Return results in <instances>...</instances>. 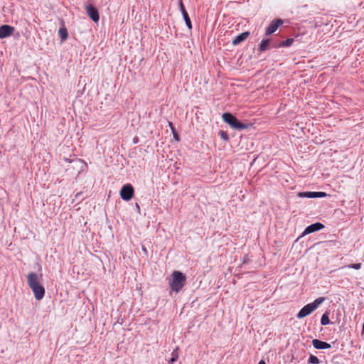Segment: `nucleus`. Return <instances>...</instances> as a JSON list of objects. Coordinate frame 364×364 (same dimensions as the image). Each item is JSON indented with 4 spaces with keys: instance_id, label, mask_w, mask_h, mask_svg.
I'll return each mask as SVG.
<instances>
[{
    "instance_id": "nucleus-3",
    "label": "nucleus",
    "mask_w": 364,
    "mask_h": 364,
    "mask_svg": "<svg viewBox=\"0 0 364 364\" xmlns=\"http://www.w3.org/2000/svg\"><path fill=\"white\" fill-rule=\"evenodd\" d=\"M325 301L324 297H318L312 303H309L302 307L296 314V318L299 319L303 318L306 316L310 315L314 311L319 305Z\"/></svg>"
},
{
    "instance_id": "nucleus-2",
    "label": "nucleus",
    "mask_w": 364,
    "mask_h": 364,
    "mask_svg": "<svg viewBox=\"0 0 364 364\" xmlns=\"http://www.w3.org/2000/svg\"><path fill=\"white\" fill-rule=\"evenodd\" d=\"M186 282V275L179 271H173L169 281V287L172 291L179 292Z\"/></svg>"
},
{
    "instance_id": "nucleus-24",
    "label": "nucleus",
    "mask_w": 364,
    "mask_h": 364,
    "mask_svg": "<svg viewBox=\"0 0 364 364\" xmlns=\"http://www.w3.org/2000/svg\"><path fill=\"white\" fill-rule=\"evenodd\" d=\"M136 208L138 210V211L139 212L140 211V207H139L138 203H136Z\"/></svg>"
},
{
    "instance_id": "nucleus-5",
    "label": "nucleus",
    "mask_w": 364,
    "mask_h": 364,
    "mask_svg": "<svg viewBox=\"0 0 364 364\" xmlns=\"http://www.w3.org/2000/svg\"><path fill=\"white\" fill-rule=\"evenodd\" d=\"M134 188L129 184L124 185L120 190V196L125 201L130 200L134 196Z\"/></svg>"
},
{
    "instance_id": "nucleus-18",
    "label": "nucleus",
    "mask_w": 364,
    "mask_h": 364,
    "mask_svg": "<svg viewBox=\"0 0 364 364\" xmlns=\"http://www.w3.org/2000/svg\"><path fill=\"white\" fill-rule=\"evenodd\" d=\"M308 363H310V364H319L320 363V360H319V359L316 356L311 354L309 358V359H308Z\"/></svg>"
},
{
    "instance_id": "nucleus-25",
    "label": "nucleus",
    "mask_w": 364,
    "mask_h": 364,
    "mask_svg": "<svg viewBox=\"0 0 364 364\" xmlns=\"http://www.w3.org/2000/svg\"><path fill=\"white\" fill-rule=\"evenodd\" d=\"M258 364H266L265 362L263 360H261Z\"/></svg>"
},
{
    "instance_id": "nucleus-16",
    "label": "nucleus",
    "mask_w": 364,
    "mask_h": 364,
    "mask_svg": "<svg viewBox=\"0 0 364 364\" xmlns=\"http://www.w3.org/2000/svg\"><path fill=\"white\" fill-rule=\"evenodd\" d=\"M58 34H59L60 39L63 41H65L68 36L67 28L65 27L60 28L58 31Z\"/></svg>"
},
{
    "instance_id": "nucleus-19",
    "label": "nucleus",
    "mask_w": 364,
    "mask_h": 364,
    "mask_svg": "<svg viewBox=\"0 0 364 364\" xmlns=\"http://www.w3.org/2000/svg\"><path fill=\"white\" fill-rule=\"evenodd\" d=\"M178 358V354L177 352V349L173 350L171 353V358L169 360V363L173 364L174 362H176Z\"/></svg>"
},
{
    "instance_id": "nucleus-15",
    "label": "nucleus",
    "mask_w": 364,
    "mask_h": 364,
    "mask_svg": "<svg viewBox=\"0 0 364 364\" xmlns=\"http://www.w3.org/2000/svg\"><path fill=\"white\" fill-rule=\"evenodd\" d=\"M269 43H270V40H269V39H264V40H262V42H261V43L259 44V49H258V50H259L260 52H264V51H265V50L267 49V48H268V46H269Z\"/></svg>"
},
{
    "instance_id": "nucleus-14",
    "label": "nucleus",
    "mask_w": 364,
    "mask_h": 364,
    "mask_svg": "<svg viewBox=\"0 0 364 364\" xmlns=\"http://www.w3.org/2000/svg\"><path fill=\"white\" fill-rule=\"evenodd\" d=\"M293 42H294L293 38H287V40L282 41V42H280L279 44H278V45H273L272 47L273 48L289 47L292 45Z\"/></svg>"
},
{
    "instance_id": "nucleus-13",
    "label": "nucleus",
    "mask_w": 364,
    "mask_h": 364,
    "mask_svg": "<svg viewBox=\"0 0 364 364\" xmlns=\"http://www.w3.org/2000/svg\"><path fill=\"white\" fill-rule=\"evenodd\" d=\"M249 36L250 32L248 31L241 33L233 39L232 44L234 46H237L243 42L244 41H245Z\"/></svg>"
},
{
    "instance_id": "nucleus-1",
    "label": "nucleus",
    "mask_w": 364,
    "mask_h": 364,
    "mask_svg": "<svg viewBox=\"0 0 364 364\" xmlns=\"http://www.w3.org/2000/svg\"><path fill=\"white\" fill-rule=\"evenodd\" d=\"M28 286L31 289L36 300L42 299L45 296V288L40 284L38 275L30 272L27 276Z\"/></svg>"
},
{
    "instance_id": "nucleus-7",
    "label": "nucleus",
    "mask_w": 364,
    "mask_h": 364,
    "mask_svg": "<svg viewBox=\"0 0 364 364\" xmlns=\"http://www.w3.org/2000/svg\"><path fill=\"white\" fill-rule=\"evenodd\" d=\"M178 6H179V10L183 16V18L184 19L186 26L188 28L189 30H191L192 29L191 21V18L189 17V15H188L187 11L186 10V8L184 6V4H183L182 0H179Z\"/></svg>"
},
{
    "instance_id": "nucleus-12",
    "label": "nucleus",
    "mask_w": 364,
    "mask_h": 364,
    "mask_svg": "<svg viewBox=\"0 0 364 364\" xmlns=\"http://www.w3.org/2000/svg\"><path fill=\"white\" fill-rule=\"evenodd\" d=\"M312 345L314 348L317 350H325L331 348V345L327 342L320 341L318 339H314L312 341Z\"/></svg>"
},
{
    "instance_id": "nucleus-22",
    "label": "nucleus",
    "mask_w": 364,
    "mask_h": 364,
    "mask_svg": "<svg viewBox=\"0 0 364 364\" xmlns=\"http://www.w3.org/2000/svg\"><path fill=\"white\" fill-rule=\"evenodd\" d=\"M173 138L176 140V141H178L179 140V136L178 134V133L176 132V131L175 132H173Z\"/></svg>"
},
{
    "instance_id": "nucleus-8",
    "label": "nucleus",
    "mask_w": 364,
    "mask_h": 364,
    "mask_svg": "<svg viewBox=\"0 0 364 364\" xmlns=\"http://www.w3.org/2000/svg\"><path fill=\"white\" fill-rule=\"evenodd\" d=\"M327 194L322 191H306L300 192L298 193V196L300 198H323Z\"/></svg>"
},
{
    "instance_id": "nucleus-9",
    "label": "nucleus",
    "mask_w": 364,
    "mask_h": 364,
    "mask_svg": "<svg viewBox=\"0 0 364 364\" xmlns=\"http://www.w3.org/2000/svg\"><path fill=\"white\" fill-rule=\"evenodd\" d=\"M86 12L88 16L95 23L98 22L100 20V15L96 7L92 6V4H89L86 6Z\"/></svg>"
},
{
    "instance_id": "nucleus-10",
    "label": "nucleus",
    "mask_w": 364,
    "mask_h": 364,
    "mask_svg": "<svg viewBox=\"0 0 364 364\" xmlns=\"http://www.w3.org/2000/svg\"><path fill=\"white\" fill-rule=\"evenodd\" d=\"M323 228H324V225L322 223L319 222L313 223L305 228L301 235V237L321 230Z\"/></svg>"
},
{
    "instance_id": "nucleus-4",
    "label": "nucleus",
    "mask_w": 364,
    "mask_h": 364,
    "mask_svg": "<svg viewBox=\"0 0 364 364\" xmlns=\"http://www.w3.org/2000/svg\"><path fill=\"white\" fill-rule=\"evenodd\" d=\"M222 118L223 121L228 124L232 129L240 131L249 127V124L241 122L230 112L223 113Z\"/></svg>"
},
{
    "instance_id": "nucleus-21",
    "label": "nucleus",
    "mask_w": 364,
    "mask_h": 364,
    "mask_svg": "<svg viewBox=\"0 0 364 364\" xmlns=\"http://www.w3.org/2000/svg\"><path fill=\"white\" fill-rule=\"evenodd\" d=\"M348 268L354 269H360L361 268V263L351 264L348 266Z\"/></svg>"
},
{
    "instance_id": "nucleus-23",
    "label": "nucleus",
    "mask_w": 364,
    "mask_h": 364,
    "mask_svg": "<svg viewBox=\"0 0 364 364\" xmlns=\"http://www.w3.org/2000/svg\"><path fill=\"white\" fill-rule=\"evenodd\" d=\"M169 127H170V129L172 131V133L176 132L175 127H173V124L171 122H169Z\"/></svg>"
},
{
    "instance_id": "nucleus-20",
    "label": "nucleus",
    "mask_w": 364,
    "mask_h": 364,
    "mask_svg": "<svg viewBox=\"0 0 364 364\" xmlns=\"http://www.w3.org/2000/svg\"><path fill=\"white\" fill-rule=\"evenodd\" d=\"M218 134L220 135V138L222 139H223L224 141L229 140V136L226 132H225L223 130H220Z\"/></svg>"
},
{
    "instance_id": "nucleus-17",
    "label": "nucleus",
    "mask_w": 364,
    "mask_h": 364,
    "mask_svg": "<svg viewBox=\"0 0 364 364\" xmlns=\"http://www.w3.org/2000/svg\"><path fill=\"white\" fill-rule=\"evenodd\" d=\"M329 313L326 311L321 316V323L322 326H326L330 323Z\"/></svg>"
},
{
    "instance_id": "nucleus-6",
    "label": "nucleus",
    "mask_w": 364,
    "mask_h": 364,
    "mask_svg": "<svg viewBox=\"0 0 364 364\" xmlns=\"http://www.w3.org/2000/svg\"><path fill=\"white\" fill-rule=\"evenodd\" d=\"M284 21L281 18L274 19L268 27L266 28L265 35L269 36L274 32H275L277 28L283 24Z\"/></svg>"
},
{
    "instance_id": "nucleus-26",
    "label": "nucleus",
    "mask_w": 364,
    "mask_h": 364,
    "mask_svg": "<svg viewBox=\"0 0 364 364\" xmlns=\"http://www.w3.org/2000/svg\"><path fill=\"white\" fill-rule=\"evenodd\" d=\"M142 250L143 251L146 252V249L144 247H142Z\"/></svg>"
},
{
    "instance_id": "nucleus-11",
    "label": "nucleus",
    "mask_w": 364,
    "mask_h": 364,
    "mask_svg": "<svg viewBox=\"0 0 364 364\" xmlns=\"http://www.w3.org/2000/svg\"><path fill=\"white\" fill-rule=\"evenodd\" d=\"M14 28L9 25H2L0 26V38H6L12 35Z\"/></svg>"
}]
</instances>
